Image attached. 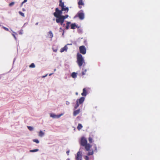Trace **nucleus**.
<instances>
[{
	"instance_id": "6",
	"label": "nucleus",
	"mask_w": 160,
	"mask_h": 160,
	"mask_svg": "<svg viewBox=\"0 0 160 160\" xmlns=\"http://www.w3.org/2000/svg\"><path fill=\"white\" fill-rule=\"evenodd\" d=\"M78 17L81 20H83L84 18V15L82 10H80L77 14Z\"/></svg>"
},
{
	"instance_id": "27",
	"label": "nucleus",
	"mask_w": 160,
	"mask_h": 160,
	"mask_svg": "<svg viewBox=\"0 0 160 160\" xmlns=\"http://www.w3.org/2000/svg\"><path fill=\"white\" fill-rule=\"evenodd\" d=\"M33 141L34 142H35L37 143H38L39 142V140L37 139H33Z\"/></svg>"
},
{
	"instance_id": "45",
	"label": "nucleus",
	"mask_w": 160,
	"mask_h": 160,
	"mask_svg": "<svg viewBox=\"0 0 160 160\" xmlns=\"http://www.w3.org/2000/svg\"><path fill=\"white\" fill-rule=\"evenodd\" d=\"M45 76H43V77H45Z\"/></svg>"
},
{
	"instance_id": "39",
	"label": "nucleus",
	"mask_w": 160,
	"mask_h": 160,
	"mask_svg": "<svg viewBox=\"0 0 160 160\" xmlns=\"http://www.w3.org/2000/svg\"><path fill=\"white\" fill-rule=\"evenodd\" d=\"M23 4V3H22H22L21 4V7H22V6Z\"/></svg>"
},
{
	"instance_id": "35",
	"label": "nucleus",
	"mask_w": 160,
	"mask_h": 160,
	"mask_svg": "<svg viewBox=\"0 0 160 160\" xmlns=\"http://www.w3.org/2000/svg\"><path fill=\"white\" fill-rule=\"evenodd\" d=\"M66 104L67 105H69V102L68 101H66Z\"/></svg>"
},
{
	"instance_id": "2",
	"label": "nucleus",
	"mask_w": 160,
	"mask_h": 160,
	"mask_svg": "<svg viewBox=\"0 0 160 160\" xmlns=\"http://www.w3.org/2000/svg\"><path fill=\"white\" fill-rule=\"evenodd\" d=\"M77 62L79 67L82 66L85 63V61L82 55L79 53H78L77 55Z\"/></svg>"
},
{
	"instance_id": "15",
	"label": "nucleus",
	"mask_w": 160,
	"mask_h": 160,
	"mask_svg": "<svg viewBox=\"0 0 160 160\" xmlns=\"http://www.w3.org/2000/svg\"><path fill=\"white\" fill-rule=\"evenodd\" d=\"M62 11H65L66 13H67L69 10V9L68 7H65V6H64L62 8Z\"/></svg>"
},
{
	"instance_id": "3",
	"label": "nucleus",
	"mask_w": 160,
	"mask_h": 160,
	"mask_svg": "<svg viewBox=\"0 0 160 160\" xmlns=\"http://www.w3.org/2000/svg\"><path fill=\"white\" fill-rule=\"evenodd\" d=\"M54 16L56 18V22L59 23V22L60 20V18L62 15H60V13L59 12V9L58 8H56L55 9V12L53 13Z\"/></svg>"
},
{
	"instance_id": "25",
	"label": "nucleus",
	"mask_w": 160,
	"mask_h": 160,
	"mask_svg": "<svg viewBox=\"0 0 160 160\" xmlns=\"http://www.w3.org/2000/svg\"><path fill=\"white\" fill-rule=\"evenodd\" d=\"M38 150H39L38 149H35L30 150V152H36L38 151Z\"/></svg>"
},
{
	"instance_id": "31",
	"label": "nucleus",
	"mask_w": 160,
	"mask_h": 160,
	"mask_svg": "<svg viewBox=\"0 0 160 160\" xmlns=\"http://www.w3.org/2000/svg\"><path fill=\"white\" fill-rule=\"evenodd\" d=\"M85 159L86 160H89V157H88V156H86L85 157Z\"/></svg>"
},
{
	"instance_id": "42",
	"label": "nucleus",
	"mask_w": 160,
	"mask_h": 160,
	"mask_svg": "<svg viewBox=\"0 0 160 160\" xmlns=\"http://www.w3.org/2000/svg\"><path fill=\"white\" fill-rule=\"evenodd\" d=\"M52 73H51V74H50L49 75V76H50V75H52Z\"/></svg>"
},
{
	"instance_id": "22",
	"label": "nucleus",
	"mask_w": 160,
	"mask_h": 160,
	"mask_svg": "<svg viewBox=\"0 0 160 160\" xmlns=\"http://www.w3.org/2000/svg\"><path fill=\"white\" fill-rule=\"evenodd\" d=\"M44 134V133L42 131H40L39 133V136L40 137H42Z\"/></svg>"
},
{
	"instance_id": "1",
	"label": "nucleus",
	"mask_w": 160,
	"mask_h": 160,
	"mask_svg": "<svg viewBox=\"0 0 160 160\" xmlns=\"http://www.w3.org/2000/svg\"><path fill=\"white\" fill-rule=\"evenodd\" d=\"M80 144L81 146L84 147L85 149L87 151H89L87 153V155L88 156L92 155L93 154L94 151L95 152H97V147L95 144L93 145L94 150H92L89 151L92 146L89 143H88L86 138L84 137H82L81 138L80 141Z\"/></svg>"
},
{
	"instance_id": "41",
	"label": "nucleus",
	"mask_w": 160,
	"mask_h": 160,
	"mask_svg": "<svg viewBox=\"0 0 160 160\" xmlns=\"http://www.w3.org/2000/svg\"><path fill=\"white\" fill-rule=\"evenodd\" d=\"M38 22H37V23H36V24H36V25H38Z\"/></svg>"
},
{
	"instance_id": "32",
	"label": "nucleus",
	"mask_w": 160,
	"mask_h": 160,
	"mask_svg": "<svg viewBox=\"0 0 160 160\" xmlns=\"http://www.w3.org/2000/svg\"><path fill=\"white\" fill-rule=\"evenodd\" d=\"M63 11H62V9L61 10H59V13H60V15H62V12Z\"/></svg>"
},
{
	"instance_id": "40",
	"label": "nucleus",
	"mask_w": 160,
	"mask_h": 160,
	"mask_svg": "<svg viewBox=\"0 0 160 160\" xmlns=\"http://www.w3.org/2000/svg\"><path fill=\"white\" fill-rule=\"evenodd\" d=\"M62 25H63V26L64 27L65 25V24H63Z\"/></svg>"
},
{
	"instance_id": "29",
	"label": "nucleus",
	"mask_w": 160,
	"mask_h": 160,
	"mask_svg": "<svg viewBox=\"0 0 160 160\" xmlns=\"http://www.w3.org/2000/svg\"><path fill=\"white\" fill-rule=\"evenodd\" d=\"M14 4V2H12L9 3V6H12Z\"/></svg>"
},
{
	"instance_id": "37",
	"label": "nucleus",
	"mask_w": 160,
	"mask_h": 160,
	"mask_svg": "<svg viewBox=\"0 0 160 160\" xmlns=\"http://www.w3.org/2000/svg\"><path fill=\"white\" fill-rule=\"evenodd\" d=\"M27 1V0H24V1L22 2V3H24Z\"/></svg>"
},
{
	"instance_id": "30",
	"label": "nucleus",
	"mask_w": 160,
	"mask_h": 160,
	"mask_svg": "<svg viewBox=\"0 0 160 160\" xmlns=\"http://www.w3.org/2000/svg\"><path fill=\"white\" fill-rule=\"evenodd\" d=\"M2 28L5 30L7 31H9V29L7 28H6V27H2Z\"/></svg>"
},
{
	"instance_id": "28",
	"label": "nucleus",
	"mask_w": 160,
	"mask_h": 160,
	"mask_svg": "<svg viewBox=\"0 0 160 160\" xmlns=\"http://www.w3.org/2000/svg\"><path fill=\"white\" fill-rule=\"evenodd\" d=\"M19 14L21 15L23 17H24V13H23V12H21V11H19Z\"/></svg>"
},
{
	"instance_id": "16",
	"label": "nucleus",
	"mask_w": 160,
	"mask_h": 160,
	"mask_svg": "<svg viewBox=\"0 0 160 160\" xmlns=\"http://www.w3.org/2000/svg\"><path fill=\"white\" fill-rule=\"evenodd\" d=\"M48 35L49 37L50 38H52L53 37V34L51 31H50L48 34Z\"/></svg>"
},
{
	"instance_id": "14",
	"label": "nucleus",
	"mask_w": 160,
	"mask_h": 160,
	"mask_svg": "<svg viewBox=\"0 0 160 160\" xmlns=\"http://www.w3.org/2000/svg\"><path fill=\"white\" fill-rule=\"evenodd\" d=\"M87 94V91L86 90L85 88H84L83 89V92L81 93V95L82 96H86Z\"/></svg>"
},
{
	"instance_id": "33",
	"label": "nucleus",
	"mask_w": 160,
	"mask_h": 160,
	"mask_svg": "<svg viewBox=\"0 0 160 160\" xmlns=\"http://www.w3.org/2000/svg\"><path fill=\"white\" fill-rule=\"evenodd\" d=\"M69 26L67 25L66 26V29L67 30H68L69 29Z\"/></svg>"
},
{
	"instance_id": "23",
	"label": "nucleus",
	"mask_w": 160,
	"mask_h": 160,
	"mask_svg": "<svg viewBox=\"0 0 160 160\" xmlns=\"http://www.w3.org/2000/svg\"><path fill=\"white\" fill-rule=\"evenodd\" d=\"M82 70H83V71H82V75H85V72L87 71V70H86V69H83Z\"/></svg>"
},
{
	"instance_id": "8",
	"label": "nucleus",
	"mask_w": 160,
	"mask_h": 160,
	"mask_svg": "<svg viewBox=\"0 0 160 160\" xmlns=\"http://www.w3.org/2000/svg\"><path fill=\"white\" fill-rule=\"evenodd\" d=\"M82 159V154L80 151H78L77 153V155L76 157V159L77 160H79Z\"/></svg>"
},
{
	"instance_id": "13",
	"label": "nucleus",
	"mask_w": 160,
	"mask_h": 160,
	"mask_svg": "<svg viewBox=\"0 0 160 160\" xmlns=\"http://www.w3.org/2000/svg\"><path fill=\"white\" fill-rule=\"evenodd\" d=\"M68 47L67 45H65L64 47L62 48L60 50V52H62L64 51L66 52L68 49Z\"/></svg>"
},
{
	"instance_id": "36",
	"label": "nucleus",
	"mask_w": 160,
	"mask_h": 160,
	"mask_svg": "<svg viewBox=\"0 0 160 160\" xmlns=\"http://www.w3.org/2000/svg\"><path fill=\"white\" fill-rule=\"evenodd\" d=\"M12 35L13 36V37H14V38L16 40V36H15V35L14 34H12Z\"/></svg>"
},
{
	"instance_id": "17",
	"label": "nucleus",
	"mask_w": 160,
	"mask_h": 160,
	"mask_svg": "<svg viewBox=\"0 0 160 160\" xmlns=\"http://www.w3.org/2000/svg\"><path fill=\"white\" fill-rule=\"evenodd\" d=\"M76 28H77V26L75 23H72L71 25V28L72 29H75Z\"/></svg>"
},
{
	"instance_id": "12",
	"label": "nucleus",
	"mask_w": 160,
	"mask_h": 160,
	"mask_svg": "<svg viewBox=\"0 0 160 160\" xmlns=\"http://www.w3.org/2000/svg\"><path fill=\"white\" fill-rule=\"evenodd\" d=\"M80 112V109H78L77 110H75L73 112V115L74 116H76L77 115L79 114Z\"/></svg>"
},
{
	"instance_id": "43",
	"label": "nucleus",
	"mask_w": 160,
	"mask_h": 160,
	"mask_svg": "<svg viewBox=\"0 0 160 160\" xmlns=\"http://www.w3.org/2000/svg\"><path fill=\"white\" fill-rule=\"evenodd\" d=\"M76 95H77L78 94V92H76Z\"/></svg>"
},
{
	"instance_id": "11",
	"label": "nucleus",
	"mask_w": 160,
	"mask_h": 160,
	"mask_svg": "<svg viewBox=\"0 0 160 160\" xmlns=\"http://www.w3.org/2000/svg\"><path fill=\"white\" fill-rule=\"evenodd\" d=\"M85 98L84 97H82L79 99H77L76 101H78L80 104L82 103L84 100Z\"/></svg>"
},
{
	"instance_id": "24",
	"label": "nucleus",
	"mask_w": 160,
	"mask_h": 160,
	"mask_svg": "<svg viewBox=\"0 0 160 160\" xmlns=\"http://www.w3.org/2000/svg\"><path fill=\"white\" fill-rule=\"evenodd\" d=\"M29 67L30 68H34L35 67V65L34 63H32L29 65Z\"/></svg>"
},
{
	"instance_id": "9",
	"label": "nucleus",
	"mask_w": 160,
	"mask_h": 160,
	"mask_svg": "<svg viewBox=\"0 0 160 160\" xmlns=\"http://www.w3.org/2000/svg\"><path fill=\"white\" fill-rule=\"evenodd\" d=\"M63 115V114H61L59 115H56L54 114L51 113L50 115L51 117L53 118H60L61 116Z\"/></svg>"
},
{
	"instance_id": "20",
	"label": "nucleus",
	"mask_w": 160,
	"mask_h": 160,
	"mask_svg": "<svg viewBox=\"0 0 160 160\" xmlns=\"http://www.w3.org/2000/svg\"><path fill=\"white\" fill-rule=\"evenodd\" d=\"M82 128V124L80 123H79L78 124V125L77 127V128L78 130H80Z\"/></svg>"
},
{
	"instance_id": "19",
	"label": "nucleus",
	"mask_w": 160,
	"mask_h": 160,
	"mask_svg": "<svg viewBox=\"0 0 160 160\" xmlns=\"http://www.w3.org/2000/svg\"><path fill=\"white\" fill-rule=\"evenodd\" d=\"M72 77L73 78H76L77 77V73L75 72H73L71 74Z\"/></svg>"
},
{
	"instance_id": "26",
	"label": "nucleus",
	"mask_w": 160,
	"mask_h": 160,
	"mask_svg": "<svg viewBox=\"0 0 160 160\" xmlns=\"http://www.w3.org/2000/svg\"><path fill=\"white\" fill-rule=\"evenodd\" d=\"M27 127L28 129L30 131H32L33 129V127L31 126H27Z\"/></svg>"
},
{
	"instance_id": "38",
	"label": "nucleus",
	"mask_w": 160,
	"mask_h": 160,
	"mask_svg": "<svg viewBox=\"0 0 160 160\" xmlns=\"http://www.w3.org/2000/svg\"><path fill=\"white\" fill-rule=\"evenodd\" d=\"M66 153H67V154L68 155L69 154V151H67V152H66Z\"/></svg>"
},
{
	"instance_id": "18",
	"label": "nucleus",
	"mask_w": 160,
	"mask_h": 160,
	"mask_svg": "<svg viewBox=\"0 0 160 160\" xmlns=\"http://www.w3.org/2000/svg\"><path fill=\"white\" fill-rule=\"evenodd\" d=\"M59 6L61 7V8L63 7L64 6V3L62 2V0H60L59 1Z\"/></svg>"
},
{
	"instance_id": "10",
	"label": "nucleus",
	"mask_w": 160,
	"mask_h": 160,
	"mask_svg": "<svg viewBox=\"0 0 160 160\" xmlns=\"http://www.w3.org/2000/svg\"><path fill=\"white\" fill-rule=\"evenodd\" d=\"M94 136L92 134H91L89 135V136L88 138V140L90 143H91L93 142V138Z\"/></svg>"
},
{
	"instance_id": "4",
	"label": "nucleus",
	"mask_w": 160,
	"mask_h": 160,
	"mask_svg": "<svg viewBox=\"0 0 160 160\" xmlns=\"http://www.w3.org/2000/svg\"><path fill=\"white\" fill-rule=\"evenodd\" d=\"M68 17V15H66L65 16L62 15L60 18V20L59 23H60L61 25H62L64 22V20Z\"/></svg>"
},
{
	"instance_id": "46",
	"label": "nucleus",
	"mask_w": 160,
	"mask_h": 160,
	"mask_svg": "<svg viewBox=\"0 0 160 160\" xmlns=\"http://www.w3.org/2000/svg\"><path fill=\"white\" fill-rule=\"evenodd\" d=\"M60 29H61L62 28H60Z\"/></svg>"
},
{
	"instance_id": "44",
	"label": "nucleus",
	"mask_w": 160,
	"mask_h": 160,
	"mask_svg": "<svg viewBox=\"0 0 160 160\" xmlns=\"http://www.w3.org/2000/svg\"><path fill=\"white\" fill-rule=\"evenodd\" d=\"M67 160H69V159H67Z\"/></svg>"
},
{
	"instance_id": "7",
	"label": "nucleus",
	"mask_w": 160,
	"mask_h": 160,
	"mask_svg": "<svg viewBox=\"0 0 160 160\" xmlns=\"http://www.w3.org/2000/svg\"><path fill=\"white\" fill-rule=\"evenodd\" d=\"M78 7L79 8H82V6H84V2L83 0H78Z\"/></svg>"
},
{
	"instance_id": "5",
	"label": "nucleus",
	"mask_w": 160,
	"mask_h": 160,
	"mask_svg": "<svg viewBox=\"0 0 160 160\" xmlns=\"http://www.w3.org/2000/svg\"><path fill=\"white\" fill-rule=\"evenodd\" d=\"M79 52L81 53L82 54H85L86 52V48L84 46H81L79 48Z\"/></svg>"
},
{
	"instance_id": "21",
	"label": "nucleus",
	"mask_w": 160,
	"mask_h": 160,
	"mask_svg": "<svg viewBox=\"0 0 160 160\" xmlns=\"http://www.w3.org/2000/svg\"><path fill=\"white\" fill-rule=\"evenodd\" d=\"M79 104H80L78 103V101H76V104L74 106V109H76L78 108V107L79 106Z\"/></svg>"
},
{
	"instance_id": "34",
	"label": "nucleus",
	"mask_w": 160,
	"mask_h": 160,
	"mask_svg": "<svg viewBox=\"0 0 160 160\" xmlns=\"http://www.w3.org/2000/svg\"><path fill=\"white\" fill-rule=\"evenodd\" d=\"M70 24V22H68L67 23V25H68L69 26V25Z\"/></svg>"
}]
</instances>
